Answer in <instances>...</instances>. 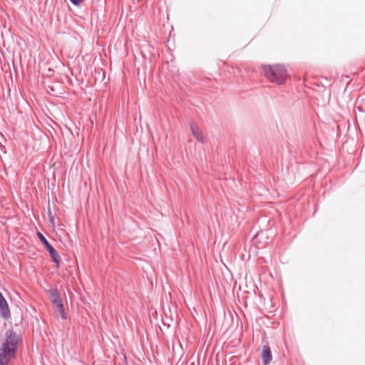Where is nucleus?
Returning <instances> with one entry per match:
<instances>
[{
    "label": "nucleus",
    "instance_id": "nucleus-8",
    "mask_svg": "<svg viewBox=\"0 0 365 365\" xmlns=\"http://www.w3.org/2000/svg\"><path fill=\"white\" fill-rule=\"evenodd\" d=\"M190 129L192 135L195 137L197 140L203 143L205 142V138L200 128L196 125L191 124Z\"/></svg>",
    "mask_w": 365,
    "mask_h": 365
},
{
    "label": "nucleus",
    "instance_id": "nucleus-2",
    "mask_svg": "<svg viewBox=\"0 0 365 365\" xmlns=\"http://www.w3.org/2000/svg\"><path fill=\"white\" fill-rule=\"evenodd\" d=\"M48 292L55 313L62 319H66L67 314L65 312L63 299L61 297L59 291L57 289H51L48 290Z\"/></svg>",
    "mask_w": 365,
    "mask_h": 365
},
{
    "label": "nucleus",
    "instance_id": "nucleus-4",
    "mask_svg": "<svg viewBox=\"0 0 365 365\" xmlns=\"http://www.w3.org/2000/svg\"><path fill=\"white\" fill-rule=\"evenodd\" d=\"M37 235L41 242L44 245L46 250L48 252L52 261L56 264V267H58L60 265L61 257L58 252L53 247V246L48 242L46 237L39 232H37Z\"/></svg>",
    "mask_w": 365,
    "mask_h": 365
},
{
    "label": "nucleus",
    "instance_id": "nucleus-6",
    "mask_svg": "<svg viewBox=\"0 0 365 365\" xmlns=\"http://www.w3.org/2000/svg\"><path fill=\"white\" fill-rule=\"evenodd\" d=\"M261 359L264 365H268L272 360V355L270 347L264 345L261 354Z\"/></svg>",
    "mask_w": 365,
    "mask_h": 365
},
{
    "label": "nucleus",
    "instance_id": "nucleus-1",
    "mask_svg": "<svg viewBox=\"0 0 365 365\" xmlns=\"http://www.w3.org/2000/svg\"><path fill=\"white\" fill-rule=\"evenodd\" d=\"M263 73L266 78L272 83L282 85L287 78V71L283 65H267L262 67Z\"/></svg>",
    "mask_w": 365,
    "mask_h": 365
},
{
    "label": "nucleus",
    "instance_id": "nucleus-9",
    "mask_svg": "<svg viewBox=\"0 0 365 365\" xmlns=\"http://www.w3.org/2000/svg\"><path fill=\"white\" fill-rule=\"evenodd\" d=\"M71 2L76 6L79 5L83 0H70Z\"/></svg>",
    "mask_w": 365,
    "mask_h": 365
},
{
    "label": "nucleus",
    "instance_id": "nucleus-7",
    "mask_svg": "<svg viewBox=\"0 0 365 365\" xmlns=\"http://www.w3.org/2000/svg\"><path fill=\"white\" fill-rule=\"evenodd\" d=\"M16 354L9 353V351L1 348L0 349V365H7L10 359L14 358Z\"/></svg>",
    "mask_w": 365,
    "mask_h": 365
},
{
    "label": "nucleus",
    "instance_id": "nucleus-5",
    "mask_svg": "<svg viewBox=\"0 0 365 365\" xmlns=\"http://www.w3.org/2000/svg\"><path fill=\"white\" fill-rule=\"evenodd\" d=\"M0 315L5 319H7L11 316L10 309L8 303L2 294L0 292Z\"/></svg>",
    "mask_w": 365,
    "mask_h": 365
},
{
    "label": "nucleus",
    "instance_id": "nucleus-3",
    "mask_svg": "<svg viewBox=\"0 0 365 365\" xmlns=\"http://www.w3.org/2000/svg\"><path fill=\"white\" fill-rule=\"evenodd\" d=\"M20 339L19 335L13 330L9 329L5 334V341L1 348L9 351V353L16 354L17 346Z\"/></svg>",
    "mask_w": 365,
    "mask_h": 365
}]
</instances>
